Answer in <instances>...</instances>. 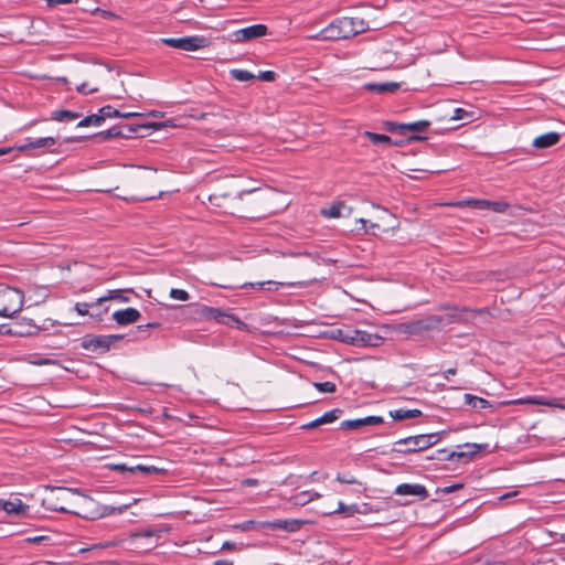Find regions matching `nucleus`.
<instances>
[{
    "mask_svg": "<svg viewBox=\"0 0 565 565\" xmlns=\"http://www.w3.org/2000/svg\"><path fill=\"white\" fill-rule=\"evenodd\" d=\"M440 440V433L409 436L395 441L394 450L401 454L419 452L436 445Z\"/></svg>",
    "mask_w": 565,
    "mask_h": 565,
    "instance_id": "f257e3e1",
    "label": "nucleus"
},
{
    "mask_svg": "<svg viewBox=\"0 0 565 565\" xmlns=\"http://www.w3.org/2000/svg\"><path fill=\"white\" fill-rule=\"evenodd\" d=\"M352 29L349 26V17H341L333 20L320 32L309 35L311 40L340 41L353 38Z\"/></svg>",
    "mask_w": 565,
    "mask_h": 565,
    "instance_id": "f03ea898",
    "label": "nucleus"
},
{
    "mask_svg": "<svg viewBox=\"0 0 565 565\" xmlns=\"http://www.w3.org/2000/svg\"><path fill=\"white\" fill-rule=\"evenodd\" d=\"M77 492L67 488H55L43 499V504L46 509L63 513L79 514L74 504H67L70 499Z\"/></svg>",
    "mask_w": 565,
    "mask_h": 565,
    "instance_id": "7ed1b4c3",
    "label": "nucleus"
},
{
    "mask_svg": "<svg viewBox=\"0 0 565 565\" xmlns=\"http://www.w3.org/2000/svg\"><path fill=\"white\" fill-rule=\"evenodd\" d=\"M24 296L12 287H0V317L10 318L22 309Z\"/></svg>",
    "mask_w": 565,
    "mask_h": 565,
    "instance_id": "20e7f679",
    "label": "nucleus"
},
{
    "mask_svg": "<svg viewBox=\"0 0 565 565\" xmlns=\"http://www.w3.org/2000/svg\"><path fill=\"white\" fill-rule=\"evenodd\" d=\"M121 334H87L82 339L81 345L83 349L94 352L102 353L109 350V348L117 341L121 340Z\"/></svg>",
    "mask_w": 565,
    "mask_h": 565,
    "instance_id": "39448f33",
    "label": "nucleus"
},
{
    "mask_svg": "<svg viewBox=\"0 0 565 565\" xmlns=\"http://www.w3.org/2000/svg\"><path fill=\"white\" fill-rule=\"evenodd\" d=\"M445 321L440 315H430L422 319L403 323L402 330L409 334H420L426 331L438 329Z\"/></svg>",
    "mask_w": 565,
    "mask_h": 565,
    "instance_id": "423d86ee",
    "label": "nucleus"
},
{
    "mask_svg": "<svg viewBox=\"0 0 565 565\" xmlns=\"http://www.w3.org/2000/svg\"><path fill=\"white\" fill-rule=\"evenodd\" d=\"M339 332L341 334V340L343 342L360 348L377 347L382 341L381 337L373 333H369L363 330H350L347 331L345 333H343L342 331Z\"/></svg>",
    "mask_w": 565,
    "mask_h": 565,
    "instance_id": "0eeeda50",
    "label": "nucleus"
},
{
    "mask_svg": "<svg viewBox=\"0 0 565 565\" xmlns=\"http://www.w3.org/2000/svg\"><path fill=\"white\" fill-rule=\"evenodd\" d=\"M267 26L264 24H254L241 30H236L230 34V41L233 43L247 42L254 39L265 36Z\"/></svg>",
    "mask_w": 565,
    "mask_h": 565,
    "instance_id": "6e6552de",
    "label": "nucleus"
},
{
    "mask_svg": "<svg viewBox=\"0 0 565 565\" xmlns=\"http://www.w3.org/2000/svg\"><path fill=\"white\" fill-rule=\"evenodd\" d=\"M457 206H471L479 210H492L497 213H504L509 203L504 201H489L482 199H470L456 203Z\"/></svg>",
    "mask_w": 565,
    "mask_h": 565,
    "instance_id": "1a4fd4ad",
    "label": "nucleus"
},
{
    "mask_svg": "<svg viewBox=\"0 0 565 565\" xmlns=\"http://www.w3.org/2000/svg\"><path fill=\"white\" fill-rule=\"evenodd\" d=\"M201 315L206 319H213L217 322H222L225 324L237 323L238 328L245 327L243 322H241L238 319H236L233 315L224 313L220 309L212 308V307H202Z\"/></svg>",
    "mask_w": 565,
    "mask_h": 565,
    "instance_id": "9d476101",
    "label": "nucleus"
},
{
    "mask_svg": "<svg viewBox=\"0 0 565 565\" xmlns=\"http://www.w3.org/2000/svg\"><path fill=\"white\" fill-rule=\"evenodd\" d=\"M394 493L397 495H414L419 498L420 500H425L429 497L428 490L423 486L418 483H402L398 484Z\"/></svg>",
    "mask_w": 565,
    "mask_h": 565,
    "instance_id": "9b49d317",
    "label": "nucleus"
},
{
    "mask_svg": "<svg viewBox=\"0 0 565 565\" xmlns=\"http://www.w3.org/2000/svg\"><path fill=\"white\" fill-rule=\"evenodd\" d=\"M511 404H515V405L532 404V405H544V406L561 408V409L565 408V406L559 402V399L546 398L543 396L521 397V398L512 401Z\"/></svg>",
    "mask_w": 565,
    "mask_h": 565,
    "instance_id": "f8f14e48",
    "label": "nucleus"
},
{
    "mask_svg": "<svg viewBox=\"0 0 565 565\" xmlns=\"http://www.w3.org/2000/svg\"><path fill=\"white\" fill-rule=\"evenodd\" d=\"M461 448V446H458ZM467 450H456L451 451L449 455L445 457L448 460H471L481 449V445L478 444H466L462 446Z\"/></svg>",
    "mask_w": 565,
    "mask_h": 565,
    "instance_id": "ddd939ff",
    "label": "nucleus"
},
{
    "mask_svg": "<svg viewBox=\"0 0 565 565\" xmlns=\"http://www.w3.org/2000/svg\"><path fill=\"white\" fill-rule=\"evenodd\" d=\"M305 521L298 519H285V520H274L267 523V526L271 530H282L286 532H297L301 529Z\"/></svg>",
    "mask_w": 565,
    "mask_h": 565,
    "instance_id": "4468645a",
    "label": "nucleus"
},
{
    "mask_svg": "<svg viewBox=\"0 0 565 565\" xmlns=\"http://www.w3.org/2000/svg\"><path fill=\"white\" fill-rule=\"evenodd\" d=\"M141 317L140 312L136 308H126L117 310L113 313V319L120 326H127L135 323Z\"/></svg>",
    "mask_w": 565,
    "mask_h": 565,
    "instance_id": "2eb2a0df",
    "label": "nucleus"
},
{
    "mask_svg": "<svg viewBox=\"0 0 565 565\" xmlns=\"http://www.w3.org/2000/svg\"><path fill=\"white\" fill-rule=\"evenodd\" d=\"M382 423H383V418L381 416H367L364 418L343 420L341 423V428L342 429H359L363 426H367V425L374 426V425H380Z\"/></svg>",
    "mask_w": 565,
    "mask_h": 565,
    "instance_id": "dca6fc26",
    "label": "nucleus"
},
{
    "mask_svg": "<svg viewBox=\"0 0 565 565\" xmlns=\"http://www.w3.org/2000/svg\"><path fill=\"white\" fill-rule=\"evenodd\" d=\"M209 45V40L202 35L182 38V51H198Z\"/></svg>",
    "mask_w": 565,
    "mask_h": 565,
    "instance_id": "f3484780",
    "label": "nucleus"
},
{
    "mask_svg": "<svg viewBox=\"0 0 565 565\" xmlns=\"http://www.w3.org/2000/svg\"><path fill=\"white\" fill-rule=\"evenodd\" d=\"M56 143V140L55 138L53 137H44V138H39L36 140H31L30 138L26 139V142L19 146L18 149L20 151H26V150H30V149H40V148H52L53 146H55Z\"/></svg>",
    "mask_w": 565,
    "mask_h": 565,
    "instance_id": "a211bd4d",
    "label": "nucleus"
},
{
    "mask_svg": "<svg viewBox=\"0 0 565 565\" xmlns=\"http://www.w3.org/2000/svg\"><path fill=\"white\" fill-rule=\"evenodd\" d=\"M0 509L6 511L8 514L21 515L25 513L28 505L23 504V502L20 499H0Z\"/></svg>",
    "mask_w": 565,
    "mask_h": 565,
    "instance_id": "6ab92c4d",
    "label": "nucleus"
},
{
    "mask_svg": "<svg viewBox=\"0 0 565 565\" xmlns=\"http://www.w3.org/2000/svg\"><path fill=\"white\" fill-rule=\"evenodd\" d=\"M399 84L396 82H383V83H367L365 89L375 92L379 94L395 93L399 89Z\"/></svg>",
    "mask_w": 565,
    "mask_h": 565,
    "instance_id": "aec40b11",
    "label": "nucleus"
},
{
    "mask_svg": "<svg viewBox=\"0 0 565 565\" xmlns=\"http://www.w3.org/2000/svg\"><path fill=\"white\" fill-rule=\"evenodd\" d=\"M559 141V135L557 132L551 131L544 135L536 137L533 140V146L539 149L548 148L556 145Z\"/></svg>",
    "mask_w": 565,
    "mask_h": 565,
    "instance_id": "412c9836",
    "label": "nucleus"
},
{
    "mask_svg": "<svg viewBox=\"0 0 565 565\" xmlns=\"http://www.w3.org/2000/svg\"><path fill=\"white\" fill-rule=\"evenodd\" d=\"M322 213L328 217L349 216L351 207H348L343 202H335L328 210H323Z\"/></svg>",
    "mask_w": 565,
    "mask_h": 565,
    "instance_id": "4be33fe9",
    "label": "nucleus"
},
{
    "mask_svg": "<svg viewBox=\"0 0 565 565\" xmlns=\"http://www.w3.org/2000/svg\"><path fill=\"white\" fill-rule=\"evenodd\" d=\"M320 497H321V494L318 492H315L312 490H306V491H301V492L295 494L291 498V502L295 505H306L309 502H311L316 499H319Z\"/></svg>",
    "mask_w": 565,
    "mask_h": 565,
    "instance_id": "5701e85b",
    "label": "nucleus"
},
{
    "mask_svg": "<svg viewBox=\"0 0 565 565\" xmlns=\"http://www.w3.org/2000/svg\"><path fill=\"white\" fill-rule=\"evenodd\" d=\"M127 291H131V290L127 289ZM124 292H126V290H121V289L109 290L106 296L98 298L93 303V306L100 305L104 301H108V300H118L120 302H129L130 299L127 296H125Z\"/></svg>",
    "mask_w": 565,
    "mask_h": 565,
    "instance_id": "b1692460",
    "label": "nucleus"
},
{
    "mask_svg": "<svg viewBox=\"0 0 565 565\" xmlns=\"http://www.w3.org/2000/svg\"><path fill=\"white\" fill-rule=\"evenodd\" d=\"M463 399L466 405L476 409H484L491 407L489 401L472 394H465Z\"/></svg>",
    "mask_w": 565,
    "mask_h": 565,
    "instance_id": "393cba45",
    "label": "nucleus"
},
{
    "mask_svg": "<svg viewBox=\"0 0 565 565\" xmlns=\"http://www.w3.org/2000/svg\"><path fill=\"white\" fill-rule=\"evenodd\" d=\"M422 415V412L419 409H405V408H398L390 412V416L394 420H404L409 418H416Z\"/></svg>",
    "mask_w": 565,
    "mask_h": 565,
    "instance_id": "a878e982",
    "label": "nucleus"
},
{
    "mask_svg": "<svg viewBox=\"0 0 565 565\" xmlns=\"http://www.w3.org/2000/svg\"><path fill=\"white\" fill-rule=\"evenodd\" d=\"M430 126V121L428 120H418L414 122L403 124V135L407 132H424Z\"/></svg>",
    "mask_w": 565,
    "mask_h": 565,
    "instance_id": "bb28decb",
    "label": "nucleus"
},
{
    "mask_svg": "<svg viewBox=\"0 0 565 565\" xmlns=\"http://www.w3.org/2000/svg\"><path fill=\"white\" fill-rule=\"evenodd\" d=\"M100 116H103V121L106 118H114V117H122V118H129L131 116H136V113H120L119 110L115 109L110 105H106L99 109Z\"/></svg>",
    "mask_w": 565,
    "mask_h": 565,
    "instance_id": "cd10ccee",
    "label": "nucleus"
},
{
    "mask_svg": "<svg viewBox=\"0 0 565 565\" xmlns=\"http://www.w3.org/2000/svg\"><path fill=\"white\" fill-rule=\"evenodd\" d=\"M349 26L352 29L351 33H353V36L369 30V23L360 18H349Z\"/></svg>",
    "mask_w": 565,
    "mask_h": 565,
    "instance_id": "c85d7f7f",
    "label": "nucleus"
},
{
    "mask_svg": "<svg viewBox=\"0 0 565 565\" xmlns=\"http://www.w3.org/2000/svg\"><path fill=\"white\" fill-rule=\"evenodd\" d=\"M137 471H139L143 475H154V473H164L166 469L158 468L152 465H137V466L129 468V472H131V473H135Z\"/></svg>",
    "mask_w": 565,
    "mask_h": 565,
    "instance_id": "c756f323",
    "label": "nucleus"
},
{
    "mask_svg": "<svg viewBox=\"0 0 565 565\" xmlns=\"http://www.w3.org/2000/svg\"><path fill=\"white\" fill-rule=\"evenodd\" d=\"M128 134L124 132L120 127L114 126L105 131H102L99 135L104 139L114 138V137H128L129 134H132L136 131V129L128 127Z\"/></svg>",
    "mask_w": 565,
    "mask_h": 565,
    "instance_id": "7c9ffc66",
    "label": "nucleus"
},
{
    "mask_svg": "<svg viewBox=\"0 0 565 565\" xmlns=\"http://www.w3.org/2000/svg\"><path fill=\"white\" fill-rule=\"evenodd\" d=\"M285 285L295 286V284H292V282L285 284V282H275V281L268 280V281H260V282L244 284L243 288L252 287V288L263 289V288H265V286H275V290H277L279 286H285ZM267 289L271 290V287H268Z\"/></svg>",
    "mask_w": 565,
    "mask_h": 565,
    "instance_id": "2f4dec72",
    "label": "nucleus"
},
{
    "mask_svg": "<svg viewBox=\"0 0 565 565\" xmlns=\"http://www.w3.org/2000/svg\"><path fill=\"white\" fill-rule=\"evenodd\" d=\"M358 512H359V507L356 504L347 505L342 501H340L338 503V509L332 512H328V514L341 513V514H344L345 516H351Z\"/></svg>",
    "mask_w": 565,
    "mask_h": 565,
    "instance_id": "473e14b6",
    "label": "nucleus"
},
{
    "mask_svg": "<svg viewBox=\"0 0 565 565\" xmlns=\"http://www.w3.org/2000/svg\"><path fill=\"white\" fill-rule=\"evenodd\" d=\"M230 74L234 79H236L238 82H249V81L256 78V76L253 73H250L249 71H246V70H237V68L231 70Z\"/></svg>",
    "mask_w": 565,
    "mask_h": 565,
    "instance_id": "72a5a7b5",
    "label": "nucleus"
},
{
    "mask_svg": "<svg viewBox=\"0 0 565 565\" xmlns=\"http://www.w3.org/2000/svg\"><path fill=\"white\" fill-rule=\"evenodd\" d=\"M103 116H100V113L86 116L84 119H82L78 122V127H88V126H100L103 124Z\"/></svg>",
    "mask_w": 565,
    "mask_h": 565,
    "instance_id": "f704fd0d",
    "label": "nucleus"
},
{
    "mask_svg": "<svg viewBox=\"0 0 565 565\" xmlns=\"http://www.w3.org/2000/svg\"><path fill=\"white\" fill-rule=\"evenodd\" d=\"M79 117V114L71 110H56L53 113L52 118L57 121L75 120Z\"/></svg>",
    "mask_w": 565,
    "mask_h": 565,
    "instance_id": "c9c22d12",
    "label": "nucleus"
},
{
    "mask_svg": "<svg viewBox=\"0 0 565 565\" xmlns=\"http://www.w3.org/2000/svg\"><path fill=\"white\" fill-rule=\"evenodd\" d=\"M335 480L340 483L356 484L363 487V483L350 472L338 473Z\"/></svg>",
    "mask_w": 565,
    "mask_h": 565,
    "instance_id": "e433bc0d",
    "label": "nucleus"
},
{
    "mask_svg": "<svg viewBox=\"0 0 565 565\" xmlns=\"http://www.w3.org/2000/svg\"><path fill=\"white\" fill-rule=\"evenodd\" d=\"M364 136L366 138H369L374 145H377V143L391 145L392 143L391 137H388L386 135H381V134H376V132L365 131Z\"/></svg>",
    "mask_w": 565,
    "mask_h": 565,
    "instance_id": "4c0bfd02",
    "label": "nucleus"
},
{
    "mask_svg": "<svg viewBox=\"0 0 565 565\" xmlns=\"http://www.w3.org/2000/svg\"><path fill=\"white\" fill-rule=\"evenodd\" d=\"M22 323H25V326H26L28 328H26L24 331H23V330L15 331V333L21 334V335H23V334H29V335H30V334H33V333H35L38 330H40V329H41V327L36 326V324L33 322V320H32V319H28V318H25V317H23V318L21 319V324H22Z\"/></svg>",
    "mask_w": 565,
    "mask_h": 565,
    "instance_id": "58836bf2",
    "label": "nucleus"
},
{
    "mask_svg": "<svg viewBox=\"0 0 565 565\" xmlns=\"http://www.w3.org/2000/svg\"><path fill=\"white\" fill-rule=\"evenodd\" d=\"M315 387L321 393H334L337 386L332 382H316Z\"/></svg>",
    "mask_w": 565,
    "mask_h": 565,
    "instance_id": "ea45409f",
    "label": "nucleus"
},
{
    "mask_svg": "<svg viewBox=\"0 0 565 565\" xmlns=\"http://www.w3.org/2000/svg\"><path fill=\"white\" fill-rule=\"evenodd\" d=\"M342 414V411L339 408L331 409L322 415V418L326 424L333 423L339 418V416Z\"/></svg>",
    "mask_w": 565,
    "mask_h": 565,
    "instance_id": "a19ab883",
    "label": "nucleus"
},
{
    "mask_svg": "<svg viewBox=\"0 0 565 565\" xmlns=\"http://www.w3.org/2000/svg\"><path fill=\"white\" fill-rule=\"evenodd\" d=\"M170 297L175 300L185 301L190 298V295L183 289L172 288L170 291Z\"/></svg>",
    "mask_w": 565,
    "mask_h": 565,
    "instance_id": "79ce46f5",
    "label": "nucleus"
},
{
    "mask_svg": "<svg viewBox=\"0 0 565 565\" xmlns=\"http://www.w3.org/2000/svg\"><path fill=\"white\" fill-rule=\"evenodd\" d=\"M161 42L170 47L182 50V38H164L161 39Z\"/></svg>",
    "mask_w": 565,
    "mask_h": 565,
    "instance_id": "37998d69",
    "label": "nucleus"
},
{
    "mask_svg": "<svg viewBox=\"0 0 565 565\" xmlns=\"http://www.w3.org/2000/svg\"><path fill=\"white\" fill-rule=\"evenodd\" d=\"M77 92L84 95L98 92V87H92L88 83H82L76 87Z\"/></svg>",
    "mask_w": 565,
    "mask_h": 565,
    "instance_id": "c03bdc74",
    "label": "nucleus"
},
{
    "mask_svg": "<svg viewBox=\"0 0 565 565\" xmlns=\"http://www.w3.org/2000/svg\"><path fill=\"white\" fill-rule=\"evenodd\" d=\"M384 126L391 132H398L403 135V124H398L395 121H386Z\"/></svg>",
    "mask_w": 565,
    "mask_h": 565,
    "instance_id": "a18cd8bd",
    "label": "nucleus"
},
{
    "mask_svg": "<svg viewBox=\"0 0 565 565\" xmlns=\"http://www.w3.org/2000/svg\"><path fill=\"white\" fill-rule=\"evenodd\" d=\"M256 78H259L260 81H264V82H273L276 78V73L273 71H264V72H260L258 74V76H256Z\"/></svg>",
    "mask_w": 565,
    "mask_h": 565,
    "instance_id": "49530a36",
    "label": "nucleus"
},
{
    "mask_svg": "<svg viewBox=\"0 0 565 565\" xmlns=\"http://www.w3.org/2000/svg\"><path fill=\"white\" fill-rule=\"evenodd\" d=\"M443 317H444L445 321L443 322L441 326L449 324V323L457 321L459 315L457 313V309H451L450 312L444 315Z\"/></svg>",
    "mask_w": 565,
    "mask_h": 565,
    "instance_id": "de8ad7c7",
    "label": "nucleus"
},
{
    "mask_svg": "<svg viewBox=\"0 0 565 565\" xmlns=\"http://www.w3.org/2000/svg\"><path fill=\"white\" fill-rule=\"evenodd\" d=\"M89 307H90V305L87 302H77V303H75L74 309L78 315L86 316V315H88Z\"/></svg>",
    "mask_w": 565,
    "mask_h": 565,
    "instance_id": "09e8293b",
    "label": "nucleus"
},
{
    "mask_svg": "<svg viewBox=\"0 0 565 565\" xmlns=\"http://www.w3.org/2000/svg\"><path fill=\"white\" fill-rule=\"evenodd\" d=\"M359 222L362 224V228L367 233L372 228H379L380 225L376 223H370V221L360 218Z\"/></svg>",
    "mask_w": 565,
    "mask_h": 565,
    "instance_id": "8fccbe9b",
    "label": "nucleus"
},
{
    "mask_svg": "<svg viewBox=\"0 0 565 565\" xmlns=\"http://www.w3.org/2000/svg\"><path fill=\"white\" fill-rule=\"evenodd\" d=\"M450 452L447 449H438L429 459L446 460L445 457Z\"/></svg>",
    "mask_w": 565,
    "mask_h": 565,
    "instance_id": "3c124183",
    "label": "nucleus"
},
{
    "mask_svg": "<svg viewBox=\"0 0 565 565\" xmlns=\"http://www.w3.org/2000/svg\"><path fill=\"white\" fill-rule=\"evenodd\" d=\"M254 526V521H246L241 524L234 525L235 529H238L241 531H248Z\"/></svg>",
    "mask_w": 565,
    "mask_h": 565,
    "instance_id": "603ef678",
    "label": "nucleus"
},
{
    "mask_svg": "<svg viewBox=\"0 0 565 565\" xmlns=\"http://www.w3.org/2000/svg\"><path fill=\"white\" fill-rule=\"evenodd\" d=\"M467 114H468V113H467L465 109H462V108H456V109H455V115H454V117H452V118H454V119H456V120H461V119H463V118H465V116H466Z\"/></svg>",
    "mask_w": 565,
    "mask_h": 565,
    "instance_id": "864d4df0",
    "label": "nucleus"
},
{
    "mask_svg": "<svg viewBox=\"0 0 565 565\" xmlns=\"http://www.w3.org/2000/svg\"><path fill=\"white\" fill-rule=\"evenodd\" d=\"M49 6H57V4H68L72 3L73 0H45Z\"/></svg>",
    "mask_w": 565,
    "mask_h": 565,
    "instance_id": "5fc2aeb1",
    "label": "nucleus"
},
{
    "mask_svg": "<svg viewBox=\"0 0 565 565\" xmlns=\"http://www.w3.org/2000/svg\"><path fill=\"white\" fill-rule=\"evenodd\" d=\"M131 467L132 466H128L126 463H118V465L113 466V469L116 471H120V472H124V471L129 472V468H131Z\"/></svg>",
    "mask_w": 565,
    "mask_h": 565,
    "instance_id": "6e6d98bb",
    "label": "nucleus"
},
{
    "mask_svg": "<svg viewBox=\"0 0 565 565\" xmlns=\"http://www.w3.org/2000/svg\"><path fill=\"white\" fill-rule=\"evenodd\" d=\"M222 550H223V551H225V550H226V551H233V550H236V544H235V543H233V542H228V541H226V542H224V543H223V545H222Z\"/></svg>",
    "mask_w": 565,
    "mask_h": 565,
    "instance_id": "4d7b16f0",
    "label": "nucleus"
},
{
    "mask_svg": "<svg viewBox=\"0 0 565 565\" xmlns=\"http://www.w3.org/2000/svg\"><path fill=\"white\" fill-rule=\"evenodd\" d=\"M221 196H226V194H225V193H221V194L214 193V194H211V195H210L209 200H210V202H211V203H213V204H216V205H217L218 203H217L216 201H217Z\"/></svg>",
    "mask_w": 565,
    "mask_h": 565,
    "instance_id": "13d9d810",
    "label": "nucleus"
},
{
    "mask_svg": "<svg viewBox=\"0 0 565 565\" xmlns=\"http://www.w3.org/2000/svg\"><path fill=\"white\" fill-rule=\"evenodd\" d=\"M160 324L158 322H150V323H147V324L138 326V330L143 331L145 329L158 328Z\"/></svg>",
    "mask_w": 565,
    "mask_h": 565,
    "instance_id": "bf43d9fd",
    "label": "nucleus"
},
{
    "mask_svg": "<svg viewBox=\"0 0 565 565\" xmlns=\"http://www.w3.org/2000/svg\"><path fill=\"white\" fill-rule=\"evenodd\" d=\"M457 373V370L455 367H450V369H447L444 373H443V376L448 380L450 375H455Z\"/></svg>",
    "mask_w": 565,
    "mask_h": 565,
    "instance_id": "052dcab7",
    "label": "nucleus"
},
{
    "mask_svg": "<svg viewBox=\"0 0 565 565\" xmlns=\"http://www.w3.org/2000/svg\"><path fill=\"white\" fill-rule=\"evenodd\" d=\"M313 428H317L316 419L310 423L303 424L301 426V429H305V430H309V429H313Z\"/></svg>",
    "mask_w": 565,
    "mask_h": 565,
    "instance_id": "680f3d73",
    "label": "nucleus"
},
{
    "mask_svg": "<svg viewBox=\"0 0 565 565\" xmlns=\"http://www.w3.org/2000/svg\"><path fill=\"white\" fill-rule=\"evenodd\" d=\"M44 539H45V536H33V537H28L25 541H26L28 543H40V542H42Z\"/></svg>",
    "mask_w": 565,
    "mask_h": 565,
    "instance_id": "e2e57ef3",
    "label": "nucleus"
},
{
    "mask_svg": "<svg viewBox=\"0 0 565 565\" xmlns=\"http://www.w3.org/2000/svg\"><path fill=\"white\" fill-rule=\"evenodd\" d=\"M461 488H462V484H459V483L458 484H452L450 487H447L445 489V492L450 493V492H452L455 490H458V489H461Z\"/></svg>",
    "mask_w": 565,
    "mask_h": 565,
    "instance_id": "0e129e2a",
    "label": "nucleus"
},
{
    "mask_svg": "<svg viewBox=\"0 0 565 565\" xmlns=\"http://www.w3.org/2000/svg\"><path fill=\"white\" fill-rule=\"evenodd\" d=\"M213 565H233V562L228 559H216Z\"/></svg>",
    "mask_w": 565,
    "mask_h": 565,
    "instance_id": "69168bd1",
    "label": "nucleus"
},
{
    "mask_svg": "<svg viewBox=\"0 0 565 565\" xmlns=\"http://www.w3.org/2000/svg\"><path fill=\"white\" fill-rule=\"evenodd\" d=\"M515 494H516V492L505 493V494L501 495L500 499L501 500H505V499H509V498H511V497H513Z\"/></svg>",
    "mask_w": 565,
    "mask_h": 565,
    "instance_id": "338daca9",
    "label": "nucleus"
},
{
    "mask_svg": "<svg viewBox=\"0 0 565 565\" xmlns=\"http://www.w3.org/2000/svg\"><path fill=\"white\" fill-rule=\"evenodd\" d=\"M12 150V148H0V156L7 154Z\"/></svg>",
    "mask_w": 565,
    "mask_h": 565,
    "instance_id": "774afa93",
    "label": "nucleus"
}]
</instances>
